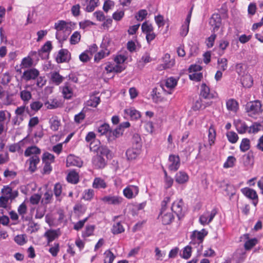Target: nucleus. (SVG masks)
Instances as JSON below:
<instances>
[{"label":"nucleus","instance_id":"f257e3e1","mask_svg":"<svg viewBox=\"0 0 263 263\" xmlns=\"http://www.w3.org/2000/svg\"><path fill=\"white\" fill-rule=\"evenodd\" d=\"M17 195V191H12V189L9 186H4L2 190V195L0 196V208L9 210L12 200Z\"/></svg>","mask_w":263,"mask_h":263},{"label":"nucleus","instance_id":"f03ea898","mask_svg":"<svg viewBox=\"0 0 263 263\" xmlns=\"http://www.w3.org/2000/svg\"><path fill=\"white\" fill-rule=\"evenodd\" d=\"M208 235V231L203 229L201 231H194L191 236V245H197V252L198 256H200L203 250L202 242L204 237Z\"/></svg>","mask_w":263,"mask_h":263},{"label":"nucleus","instance_id":"7ed1b4c3","mask_svg":"<svg viewBox=\"0 0 263 263\" xmlns=\"http://www.w3.org/2000/svg\"><path fill=\"white\" fill-rule=\"evenodd\" d=\"M171 201L170 197H166L162 202V209L159 218L163 224H169L174 220V217L170 209H167L166 205Z\"/></svg>","mask_w":263,"mask_h":263},{"label":"nucleus","instance_id":"20e7f679","mask_svg":"<svg viewBox=\"0 0 263 263\" xmlns=\"http://www.w3.org/2000/svg\"><path fill=\"white\" fill-rule=\"evenodd\" d=\"M129 126L130 124L128 122H125L120 124L115 129L109 130L107 135L108 141L112 142L117 138L121 137L123 134L124 128H127Z\"/></svg>","mask_w":263,"mask_h":263},{"label":"nucleus","instance_id":"39448f33","mask_svg":"<svg viewBox=\"0 0 263 263\" xmlns=\"http://www.w3.org/2000/svg\"><path fill=\"white\" fill-rule=\"evenodd\" d=\"M246 110L251 114H260L262 111L261 103L258 100L248 103L246 105Z\"/></svg>","mask_w":263,"mask_h":263},{"label":"nucleus","instance_id":"423d86ee","mask_svg":"<svg viewBox=\"0 0 263 263\" xmlns=\"http://www.w3.org/2000/svg\"><path fill=\"white\" fill-rule=\"evenodd\" d=\"M104 203L113 205H119L122 203L124 199L122 197L117 195H109L101 199Z\"/></svg>","mask_w":263,"mask_h":263},{"label":"nucleus","instance_id":"0eeeda50","mask_svg":"<svg viewBox=\"0 0 263 263\" xmlns=\"http://www.w3.org/2000/svg\"><path fill=\"white\" fill-rule=\"evenodd\" d=\"M167 167L171 171L175 172L180 165V159L178 155H170L167 162Z\"/></svg>","mask_w":263,"mask_h":263},{"label":"nucleus","instance_id":"6e6552de","mask_svg":"<svg viewBox=\"0 0 263 263\" xmlns=\"http://www.w3.org/2000/svg\"><path fill=\"white\" fill-rule=\"evenodd\" d=\"M139 187L136 185H128L123 190V194L127 199L136 197L139 193Z\"/></svg>","mask_w":263,"mask_h":263},{"label":"nucleus","instance_id":"1a4fd4ad","mask_svg":"<svg viewBox=\"0 0 263 263\" xmlns=\"http://www.w3.org/2000/svg\"><path fill=\"white\" fill-rule=\"evenodd\" d=\"M177 84V80L173 77H170L161 83L162 88L167 91L168 93L171 94L170 91L173 89Z\"/></svg>","mask_w":263,"mask_h":263},{"label":"nucleus","instance_id":"9d476101","mask_svg":"<svg viewBox=\"0 0 263 263\" xmlns=\"http://www.w3.org/2000/svg\"><path fill=\"white\" fill-rule=\"evenodd\" d=\"M171 210L180 219L183 216V202L182 199H177L175 200L172 204Z\"/></svg>","mask_w":263,"mask_h":263},{"label":"nucleus","instance_id":"9b49d317","mask_svg":"<svg viewBox=\"0 0 263 263\" xmlns=\"http://www.w3.org/2000/svg\"><path fill=\"white\" fill-rule=\"evenodd\" d=\"M216 214L215 210H213L211 212L207 211L204 212L199 218V222L201 224L205 226L211 222Z\"/></svg>","mask_w":263,"mask_h":263},{"label":"nucleus","instance_id":"f8f14e48","mask_svg":"<svg viewBox=\"0 0 263 263\" xmlns=\"http://www.w3.org/2000/svg\"><path fill=\"white\" fill-rule=\"evenodd\" d=\"M141 145L138 143L136 147L128 148L126 152L127 159L129 160L136 159L141 153Z\"/></svg>","mask_w":263,"mask_h":263},{"label":"nucleus","instance_id":"ddd939ff","mask_svg":"<svg viewBox=\"0 0 263 263\" xmlns=\"http://www.w3.org/2000/svg\"><path fill=\"white\" fill-rule=\"evenodd\" d=\"M241 192L247 198L253 200V204L255 206L257 205L258 196L255 190L248 187H245L241 189Z\"/></svg>","mask_w":263,"mask_h":263},{"label":"nucleus","instance_id":"4468645a","mask_svg":"<svg viewBox=\"0 0 263 263\" xmlns=\"http://www.w3.org/2000/svg\"><path fill=\"white\" fill-rule=\"evenodd\" d=\"M70 59V53L65 49H61L56 57V61L58 63L67 62Z\"/></svg>","mask_w":263,"mask_h":263},{"label":"nucleus","instance_id":"2eb2a0df","mask_svg":"<svg viewBox=\"0 0 263 263\" xmlns=\"http://www.w3.org/2000/svg\"><path fill=\"white\" fill-rule=\"evenodd\" d=\"M40 74L39 71L35 68H31L25 71L23 74L22 78L26 81H28L30 80H34L37 78Z\"/></svg>","mask_w":263,"mask_h":263},{"label":"nucleus","instance_id":"dca6fc26","mask_svg":"<svg viewBox=\"0 0 263 263\" xmlns=\"http://www.w3.org/2000/svg\"><path fill=\"white\" fill-rule=\"evenodd\" d=\"M66 26V22L64 21H60L54 25L55 29L57 30L56 38L60 41L66 40V36L61 37L60 31L64 30Z\"/></svg>","mask_w":263,"mask_h":263},{"label":"nucleus","instance_id":"f3484780","mask_svg":"<svg viewBox=\"0 0 263 263\" xmlns=\"http://www.w3.org/2000/svg\"><path fill=\"white\" fill-rule=\"evenodd\" d=\"M66 163L67 166H76L81 167L83 164V162L79 157H76L73 155H69L67 158Z\"/></svg>","mask_w":263,"mask_h":263},{"label":"nucleus","instance_id":"a211bd4d","mask_svg":"<svg viewBox=\"0 0 263 263\" xmlns=\"http://www.w3.org/2000/svg\"><path fill=\"white\" fill-rule=\"evenodd\" d=\"M246 258V251L242 249H238L233 256V260L235 263H240L243 261Z\"/></svg>","mask_w":263,"mask_h":263},{"label":"nucleus","instance_id":"6ab92c4d","mask_svg":"<svg viewBox=\"0 0 263 263\" xmlns=\"http://www.w3.org/2000/svg\"><path fill=\"white\" fill-rule=\"evenodd\" d=\"M175 179L178 184H182L186 183L189 180V176L186 173L180 171L176 173Z\"/></svg>","mask_w":263,"mask_h":263},{"label":"nucleus","instance_id":"aec40b11","mask_svg":"<svg viewBox=\"0 0 263 263\" xmlns=\"http://www.w3.org/2000/svg\"><path fill=\"white\" fill-rule=\"evenodd\" d=\"M218 186L220 188H223L227 196L232 197L235 194L234 189L233 185L228 183L224 181H222L218 183Z\"/></svg>","mask_w":263,"mask_h":263},{"label":"nucleus","instance_id":"412c9836","mask_svg":"<svg viewBox=\"0 0 263 263\" xmlns=\"http://www.w3.org/2000/svg\"><path fill=\"white\" fill-rule=\"evenodd\" d=\"M210 24L213 27V32H215L217 31L221 24V19L220 15L218 14H213L210 21Z\"/></svg>","mask_w":263,"mask_h":263},{"label":"nucleus","instance_id":"4be33fe9","mask_svg":"<svg viewBox=\"0 0 263 263\" xmlns=\"http://www.w3.org/2000/svg\"><path fill=\"white\" fill-rule=\"evenodd\" d=\"M92 186L96 189H105L107 187V184L104 179L101 177H96L93 179Z\"/></svg>","mask_w":263,"mask_h":263},{"label":"nucleus","instance_id":"5701e85b","mask_svg":"<svg viewBox=\"0 0 263 263\" xmlns=\"http://www.w3.org/2000/svg\"><path fill=\"white\" fill-rule=\"evenodd\" d=\"M40 162V158L38 156H32L27 161L26 163H29V170L31 172H34L36 169V166Z\"/></svg>","mask_w":263,"mask_h":263},{"label":"nucleus","instance_id":"b1692460","mask_svg":"<svg viewBox=\"0 0 263 263\" xmlns=\"http://www.w3.org/2000/svg\"><path fill=\"white\" fill-rule=\"evenodd\" d=\"M263 130V121L260 122H254L250 126L248 130L249 134H255L258 132Z\"/></svg>","mask_w":263,"mask_h":263},{"label":"nucleus","instance_id":"393cba45","mask_svg":"<svg viewBox=\"0 0 263 263\" xmlns=\"http://www.w3.org/2000/svg\"><path fill=\"white\" fill-rule=\"evenodd\" d=\"M53 193L57 200L61 201L64 196V194L62 193V185L60 183L55 184L53 188Z\"/></svg>","mask_w":263,"mask_h":263},{"label":"nucleus","instance_id":"a878e982","mask_svg":"<svg viewBox=\"0 0 263 263\" xmlns=\"http://www.w3.org/2000/svg\"><path fill=\"white\" fill-rule=\"evenodd\" d=\"M242 238H244L245 239H247L244 246L245 250H246L251 249L252 247H253L257 244L258 241L256 238L249 239L248 234L243 235Z\"/></svg>","mask_w":263,"mask_h":263},{"label":"nucleus","instance_id":"bb28decb","mask_svg":"<svg viewBox=\"0 0 263 263\" xmlns=\"http://www.w3.org/2000/svg\"><path fill=\"white\" fill-rule=\"evenodd\" d=\"M59 235L58 231L54 230H49L47 231L44 235L47 238L48 243L54 240Z\"/></svg>","mask_w":263,"mask_h":263},{"label":"nucleus","instance_id":"cd10ccee","mask_svg":"<svg viewBox=\"0 0 263 263\" xmlns=\"http://www.w3.org/2000/svg\"><path fill=\"white\" fill-rule=\"evenodd\" d=\"M24 146V142L23 141H20L17 143H14L10 145L9 146V150L10 152L14 153L18 152L19 153H22L23 149L22 147Z\"/></svg>","mask_w":263,"mask_h":263},{"label":"nucleus","instance_id":"c85d7f7f","mask_svg":"<svg viewBox=\"0 0 263 263\" xmlns=\"http://www.w3.org/2000/svg\"><path fill=\"white\" fill-rule=\"evenodd\" d=\"M92 163L96 168H101L105 166V160L100 156H96L92 159Z\"/></svg>","mask_w":263,"mask_h":263},{"label":"nucleus","instance_id":"c756f323","mask_svg":"<svg viewBox=\"0 0 263 263\" xmlns=\"http://www.w3.org/2000/svg\"><path fill=\"white\" fill-rule=\"evenodd\" d=\"M60 102L57 99H49L44 103L45 107L49 109L56 108L60 106Z\"/></svg>","mask_w":263,"mask_h":263},{"label":"nucleus","instance_id":"7c9ffc66","mask_svg":"<svg viewBox=\"0 0 263 263\" xmlns=\"http://www.w3.org/2000/svg\"><path fill=\"white\" fill-rule=\"evenodd\" d=\"M41 150L35 146H32L28 147L24 153V155L26 157H29L31 155L32 156H38L40 154Z\"/></svg>","mask_w":263,"mask_h":263},{"label":"nucleus","instance_id":"2f4dec72","mask_svg":"<svg viewBox=\"0 0 263 263\" xmlns=\"http://www.w3.org/2000/svg\"><path fill=\"white\" fill-rule=\"evenodd\" d=\"M241 82L242 86L245 87L249 88L253 85V79L250 74H246L241 78Z\"/></svg>","mask_w":263,"mask_h":263},{"label":"nucleus","instance_id":"473e14b6","mask_svg":"<svg viewBox=\"0 0 263 263\" xmlns=\"http://www.w3.org/2000/svg\"><path fill=\"white\" fill-rule=\"evenodd\" d=\"M235 127L238 133L242 134L248 132L249 127L246 124L241 121H237L235 122Z\"/></svg>","mask_w":263,"mask_h":263},{"label":"nucleus","instance_id":"72a5a7b5","mask_svg":"<svg viewBox=\"0 0 263 263\" xmlns=\"http://www.w3.org/2000/svg\"><path fill=\"white\" fill-rule=\"evenodd\" d=\"M67 180L68 182L76 184L79 181V175L75 171H70L67 176Z\"/></svg>","mask_w":263,"mask_h":263},{"label":"nucleus","instance_id":"f704fd0d","mask_svg":"<svg viewBox=\"0 0 263 263\" xmlns=\"http://www.w3.org/2000/svg\"><path fill=\"white\" fill-rule=\"evenodd\" d=\"M100 99L99 97L95 95L90 96L89 99L87 101L86 105L87 106L96 107L99 104Z\"/></svg>","mask_w":263,"mask_h":263},{"label":"nucleus","instance_id":"c9c22d12","mask_svg":"<svg viewBox=\"0 0 263 263\" xmlns=\"http://www.w3.org/2000/svg\"><path fill=\"white\" fill-rule=\"evenodd\" d=\"M227 107L228 110L236 112L238 108V104L236 101L230 99L227 102Z\"/></svg>","mask_w":263,"mask_h":263},{"label":"nucleus","instance_id":"e433bc0d","mask_svg":"<svg viewBox=\"0 0 263 263\" xmlns=\"http://www.w3.org/2000/svg\"><path fill=\"white\" fill-rule=\"evenodd\" d=\"M250 140L248 138H243L240 144V150L242 152H246L250 148Z\"/></svg>","mask_w":263,"mask_h":263},{"label":"nucleus","instance_id":"4c0bfd02","mask_svg":"<svg viewBox=\"0 0 263 263\" xmlns=\"http://www.w3.org/2000/svg\"><path fill=\"white\" fill-rule=\"evenodd\" d=\"M51 79L53 83L56 85H59L63 82L64 78L58 72L54 71L51 73Z\"/></svg>","mask_w":263,"mask_h":263},{"label":"nucleus","instance_id":"58836bf2","mask_svg":"<svg viewBox=\"0 0 263 263\" xmlns=\"http://www.w3.org/2000/svg\"><path fill=\"white\" fill-rule=\"evenodd\" d=\"M226 136L228 141L232 143H236L239 139L237 134L233 131H229L226 133Z\"/></svg>","mask_w":263,"mask_h":263},{"label":"nucleus","instance_id":"ea45409f","mask_svg":"<svg viewBox=\"0 0 263 263\" xmlns=\"http://www.w3.org/2000/svg\"><path fill=\"white\" fill-rule=\"evenodd\" d=\"M164 187L165 189H167L170 188L173 185L174 180L171 176L167 175L165 170H164Z\"/></svg>","mask_w":263,"mask_h":263},{"label":"nucleus","instance_id":"a19ab883","mask_svg":"<svg viewBox=\"0 0 263 263\" xmlns=\"http://www.w3.org/2000/svg\"><path fill=\"white\" fill-rule=\"evenodd\" d=\"M104 263H112L115 256L110 250H106L104 253Z\"/></svg>","mask_w":263,"mask_h":263},{"label":"nucleus","instance_id":"79ce46f5","mask_svg":"<svg viewBox=\"0 0 263 263\" xmlns=\"http://www.w3.org/2000/svg\"><path fill=\"white\" fill-rule=\"evenodd\" d=\"M95 196L93 190L89 189L85 190L83 193L82 197L85 200L90 201Z\"/></svg>","mask_w":263,"mask_h":263},{"label":"nucleus","instance_id":"37998d69","mask_svg":"<svg viewBox=\"0 0 263 263\" xmlns=\"http://www.w3.org/2000/svg\"><path fill=\"white\" fill-rule=\"evenodd\" d=\"M210 88L205 83H203L201 86L200 95L204 98H210L212 97V95L210 93Z\"/></svg>","mask_w":263,"mask_h":263},{"label":"nucleus","instance_id":"c03bdc74","mask_svg":"<svg viewBox=\"0 0 263 263\" xmlns=\"http://www.w3.org/2000/svg\"><path fill=\"white\" fill-rule=\"evenodd\" d=\"M53 195L51 192L47 191L44 194V196L41 200V203L43 205H46L50 203L52 200Z\"/></svg>","mask_w":263,"mask_h":263},{"label":"nucleus","instance_id":"a18cd8bd","mask_svg":"<svg viewBox=\"0 0 263 263\" xmlns=\"http://www.w3.org/2000/svg\"><path fill=\"white\" fill-rule=\"evenodd\" d=\"M27 205L25 202H23L22 204H21L17 209V211L20 215L21 216L22 219L23 220H27L28 219L25 217V214L27 212Z\"/></svg>","mask_w":263,"mask_h":263},{"label":"nucleus","instance_id":"49530a36","mask_svg":"<svg viewBox=\"0 0 263 263\" xmlns=\"http://www.w3.org/2000/svg\"><path fill=\"white\" fill-rule=\"evenodd\" d=\"M163 62L164 66L167 68H170L173 67L175 64V60L172 59H170V55L166 53L163 57Z\"/></svg>","mask_w":263,"mask_h":263},{"label":"nucleus","instance_id":"de8ad7c7","mask_svg":"<svg viewBox=\"0 0 263 263\" xmlns=\"http://www.w3.org/2000/svg\"><path fill=\"white\" fill-rule=\"evenodd\" d=\"M208 138L209 144H214L216 138V130L213 126H211L209 129Z\"/></svg>","mask_w":263,"mask_h":263},{"label":"nucleus","instance_id":"09e8293b","mask_svg":"<svg viewBox=\"0 0 263 263\" xmlns=\"http://www.w3.org/2000/svg\"><path fill=\"white\" fill-rule=\"evenodd\" d=\"M124 231V228L120 222H116L112 226L111 232L114 234H118Z\"/></svg>","mask_w":263,"mask_h":263},{"label":"nucleus","instance_id":"8fccbe9b","mask_svg":"<svg viewBox=\"0 0 263 263\" xmlns=\"http://www.w3.org/2000/svg\"><path fill=\"white\" fill-rule=\"evenodd\" d=\"M217 68L221 71H224L228 67V60L226 58H219L217 60Z\"/></svg>","mask_w":263,"mask_h":263},{"label":"nucleus","instance_id":"3c124183","mask_svg":"<svg viewBox=\"0 0 263 263\" xmlns=\"http://www.w3.org/2000/svg\"><path fill=\"white\" fill-rule=\"evenodd\" d=\"M33 65V60L30 57L23 59L21 66L22 68H28L31 67Z\"/></svg>","mask_w":263,"mask_h":263},{"label":"nucleus","instance_id":"603ef678","mask_svg":"<svg viewBox=\"0 0 263 263\" xmlns=\"http://www.w3.org/2000/svg\"><path fill=\"white\" fill-rule=\"evenodd\" d=\"M52 49V45L50 41H47L39 50V54L42 56L44 53H49Z\"/></svg>","mask_w":263,"mask_h":263},{"label":"nucleus","instance_id":"864d4df0","mask_svg":"<svg viewBox=\"0 0 263 263\" xmlns=\"http://www.w3.org/2000/svg\"><path fill=\"white\" fill-rule=\"evenodd\" d=\"M21 99L25 102H28L32 97L30 91L27 90H23L20 92Z\"/></svg>","mask_w":263,"mask_h":263},{"label":"nucleus","instance_id":"5fc2aeb1","mask_svg":"<svg viewBox=\"0 0 263 263\" xmlns=\"http://www.w3.org/2000/svg\"><path fill=\"white\" fill-rule=\"evenodd\" d=\"M236 162V158L234 156H229L226 161L223 164V167L228 168L232 167Z\"/></svg>","mask_w":263,"mask_h":263},{"label":"nucleus","instance_id":"6e6d98bb","mask_svg":"<svg viewBox=\"0 0 263 263\" xmlns=\"http://www.w3.org/2000/svg\"><path fill=\"white\" fill-rule=\"evenodd\" d=\"M63 94L65 98L69 99L72 95L71 88L68 85V84H65L63 89Z\"/></svg>","mask_w":263,"mask_h":263},{"label":"nucleus","instance_id":"4d7b16f0","mask_svg":"<svg viewBox=\"0 0 263 263\" xmlns=\"http://www.w3.org/2000/svg\"><path fill=\"white\" fill-rule=\"evenodd\" d=\"M81 39V34L78 31H75L71 36L70 39V44L75 45L78 44Z\"/></svg>","mask_w":263,"mask_h":263},{"label":"nucleus","instance_id":"13d9d810","mask_svg":"<svg viewBox=\"0 0 263 263\" xmlns=\"http://www.w3.org/2000/svg\"><path fill=\"white\" fill-rule=\"evenodd\" d=\"M192 255V248L191 246H187L184 248L182 251V254L181 255V257L187 259H189Z\"/></svg>","mask_w":263,"mask_h":263},{"label":"nucleus","instance_id":"bf43d9fd","mask_svg":"<svg viewBox=\"0 0 263 263\" xmlns=\"http://www.w3.org/2000/svg\"><path fill=\"white\" fill-rule=\"evenodd\" d=\"M46 208L44 206H38L36 209V214L35 215V218L36 219L42 218L45 213Z\"/></svg>","mask_w":263,"mask_h":263},{"label":"nucleus","instance_id":"052dcab7","mask_svg":"<svg viewBox=\"0 0 263 263\" xmlns=\"http://www.w3.org/2000/svg\"><path fill=\"white\" fill-rule=\"evenodd\" d=\"M15 242L19 245H23L26 242V236L24 234L18 235L14 237Z\"/></svg>","mask_w":263,"mask_h":263},{"label":"nucleus","instance_id":"680f3d73","mask_svg":"<svg viewBox=\"0 0 263 263\" xmlns=\"http://www.w3.org/2000/svg\"><path fill=\"white\" fill-rule=\"evenodd\" d=\"M105 68L107 71L110 72L112 71H115L116 72H121L124 69V68L123 66L119 65H116L112 67L108 66L107 67H106Z\"/></svg>","mask_w":263,"mask_h":263},{"label":"nucleus","instance_id":"e2e57ef3","mask_svg":"<svg viewBox=\"0 0 263 263\" xmlns=\"http://www.w3.org/2000/svg\"><path fill=\"white\" fill-rule=\"evenodd\" d=\"M142 32L145 33H148L153 31V27L152 24L147 22L143 23L141 26Z\"/></svg>","mask_w":263,"mask_h":263},{"label":"nucleus","instance_id":"0e129e2a","mask_svg":"<svg viewBox=\"0 0 263 263\" xmlns=\"http://www.w3.org/2000/svg\"><path fill=\"white\" fill-rule=\"evenodd\" d=\"M99 0H90L89 4L86 8V10L87 12H92L94 10L95 8L98 6Z\"/></svg>","mask_w":263,"mask_h":263},{"label":"nucleus","instance_id":"69168bd1","mask_svg":"<svg viewBox=\"0 0 263 263\" xmlns=\"http://www.w3.org/2000/svg\"><path fill=\"white\" fill-rule=\"evenodd\" d=\"M54 156L49 153H45L43 156V162H48L51 163L54 162Z\"/></svg>","mask_w":263,"mask_h":263},{"label":"nucleus","instance_id":"338daca9","mask_svg":"<svg viewBox=\"0 0 263 263\" xmlns=\"http://www.w3.org/2000/svg\"><path fill=\"white\" fill-rule=\"evenodd\" d=\"M109 131V126L107 124H103L100 126L98 128V132L101 135L106 134L107 135Z\"/></svg>","mask_w":263,"mask_h":263},{"label":"nucleus","instance_id":"774afa93","mask_svg":"<svg viewBox=\"0 0 263 263\" xmlns=\"http://www.w3.org/2000/svg\"><path fill=\"white\" fill-rule=\"evenodd\" d=\"M109 53V52L107 50L105 51L102 50L95 55L94 58L95 61L96 62H98L105 56L108 55Z\"/></svg>","mask_w":263,"mask_h":263}]
</instances>
